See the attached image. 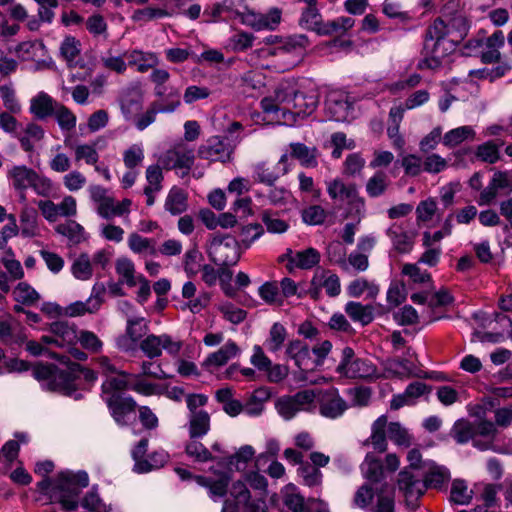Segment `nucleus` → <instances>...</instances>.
I'll return each instance as SVG.
<instances>
[{
    "instance_id": "nucleus-1",
    "label": "nucleus",
    "mask_w": 512,
    "mask_h": 512,
    "mask_svg": "<svg viewBox=\"0 0 512 512\" xmlns=\"http://www.w3.org/2000/svg\"><path fill=\"white\" fill-rule=\"evenodd\" d=\"M470 29L469 20L456 1L443 5L440 15L427 27L422 49L423 58L418 68L435 70L452 54L466 38Z\"/></svg>"
},
{
    "instance_id": "nucleus-2",
    "label": "nucleus",
    "mask_w": 512,
    "mask_h": 512,
    "mask_svg": "<svg viewBox=\"0 0 512 512\" xmlns=\"http://www.w3.org/2000/svg\"><path fill=\"white\" fill-rule=\"evenodd\" d=\"M64 360L66 369H60L54 364L39 363L33 368V376L43 389L79 400L82 398V394L78 392L80 378L83 377L87 383H93L97 375L93 370L71 362L69 357Z\"/></svg>"
},
{
    "instance_id": "nucleus-3",
    "label": "nucleus",
    "mask_w": 512,
    "mask_h": 512,
    "mask_svg": "<svg viewBox=\"0 0 512 512\" xmlns=\"http://www.w3.org/2000/svg\"><path fill=\"white\" fill-rule=\"evenodd\" d=\"M204 15L210 16L211 21L239 18L243 24L255 30H273L281 20L278 9H273L268 14H257L249 10L245 0H223L214 4L211 9H205Z\"/></svg>"
},
{
    "instance_id": "nucleus-4",
    "label": "nucleus",
    "mask_w": 512,
    "mask_h": 512,
    "mask_svg": "<svg viewBox=\"0 0 512 512\" xmlns=\"http://www.w3.org/2000/svg\"><path fill=\"white\" fill-rule=\"evenodd\" d=\"M89 485L87 472L70 470L58 473L54 479L53 498L57 500L62 508L69 512L79 507V496L83 488Z\"/></svg>"
},
{
    "instance_id": "nucleus-5",
    "label": "nucleus",
    "mask_w": 512,
    "mask_h": 512,
    "mask_svg": "<svg viewBox=\"0 0 512 512\" xmlns=\"http://www.w3.org/2000/svg\"><path fill=\"white\" fill-rule=\"evenodd\" d=\"M239 241L230 234L216 232L209 243L208 255L216 265L233 266L240 259Z\"/></svg>"
},
{
    "instance_id": "nucleus-6",
    "label": "nucleus",
    "mask_w": 512,
    "mask_h": 512,
    "mask_svg": "<svg viewBox=\"0 0 512 512\" xmlns=\"http://www.w3.org/2000/svg\"><path fill=\"white\" fill-rule=\"evenodd\" d=\"M240 140V137L212 136L199 147L198 155L209 161L228 162Z\"/></svg>"
},
{
    "instance_id": "nucleus-7",
    "label": "nucleus",
    "mask_w": 512,
    "mask_h": 512,
    "mask_svg": "<svg viewBox=\"0 0 512 512\" xmlns=\"http://www.w3.org/2000/svg\"><path fill=\"white\" fill-rule=\"evenodd\" d=\"M230 495L234 500L226 499L221 512H238L240 508L243 509V512H265V501L263 499L251 500L250 491L241 481L233 483Z\"/></svg>"
},
{
    "instance_id": "nucleus-8",
    "label": "nucleus",
    "mask_w": 512,
    "mask_h": 512,
    "mask_svg": "<svg viewBox=\"0 0 512 512\" xmlns=\"http://www.w3.org/2000/svg\"><path fill=\"white\" fill-rule=\"evenodd\" d=\"M400 466V460L394 453L385 457V468L383 462L374 453H367L361 464V471L366 480L370 483H381L386 479L385 470L395 472Z\"/></svg>"
},
{
    "instance_id": "nucleus-9",
    "label": "nucleus",
    "mask_w": 512,
    "mask_h": 512,
    "mask_svg": "<svg viewBox=\"0 0 512 512\" xmlns=\"http://www.w3.org/2000/svg\"><path fill=\"white\" fill-rule=\"evenodd\" d=\"M149 331L148 321L144 317L131 316L126 320L125 333L115 339L116 347L122 352H133Z\"/></svg>"
},
{
    "instance_id": "nucleus-10",
    "label": "nucleus",
    "mask_w": 512,
    "mask_h": 512,
    "mask_svg": "<svg viewBox=\"0 0 512 512\" xmlns=\"http://www.w3.org/2000/svg\"><path fill=\"white\" fill-rule=\"evenodd\" d=\"M397 486L403 494L408 507L418 506V500L426 492V485L421 472H414L410 469H403L398 474Z\"/></svg>"
},
{
    "instance_id": "nucleus-11",
    "label": "nucleus",
    "mask_w": 512,
    "mask_h": 512,
    "mask_svg": "<svg viewBox=\"0 0 512 512\" xmlns=\"http://www.w3.org/2000/svg\"><path fill=\"white\" fill-rule=\"evenodd\" d=\"M315 399L313 390H303L292 396H282L275 401V409L286 421L291 420L299 411L307 410Z\"/></svg>"
},
{
    "instance_id": "nucleus-12",
    "label": "nucleus",
    "mask_w": 512,
    "mask_h": 512,
    "mask_svg": "<svg viewBox=\"0 0 512 512\" xmlns=\"http://www.w3.org/2000/svg\"><path fill=\"white\" fill-rule=\"evenodd\" d=\"M195 156L192 149L184 145L175 146L166 151L160 158V162L166 170H176L181 177L189 174Z\"/></svg>"
},
{
    "instance_id": "nucleus-13",
    "label": "nucleus",
    "mask_w": 512,
    "mask_h": 512,
    "mask_svg": "<svg viewBox=\"0 0 512 512\" xmlns=\"http://www.w3.org/2000/svg\"><path fill=\"white\" fill-rule=\"evenodd\" d=\"M139 349L149 359L158 358L162 355V350L170 355H177L182 348L180 341H175L168 334H149L138 345Z\"/></svg>"
},
{
    "instance_id": "nucleus-14",
    "label": "nucleus",
    "mask_w": 512,
    "mask_h": 512,
    "mask_svg": "<svg viewBox=\"0 0 512 512\" xmlns=\"http://www.w3.org/2000/svg\"><path fill=\"white\" fill-rule=\"evenodd\" d=\"M115 422L120 426H126L130 422V418L135 413L136 402L131 396H110L104 401Z\"/></svg>"
},
{
    "instance_id": "nucleus-15",
    "label": "nucleus",
    "mask_w": 512,
    "mask_h": 512,
    "mask_svg": "<svg viewBox=\"0 0 512 512\" xmlns=\"http://www.w3.org/2000/svg\"><path fill=\"white\" fill-rule=\"evenodd\" d=\"M354 357V350L350 347H345L341 350V361L336 367V371L341 375L352 377H366L372 372L371 366L366 361L356 359Z\"/></svg>"
},
{
    "instance_id": "nucleus-16",
    "label": "nucleus",
    "mask_w": 512,
    "mask_h": 512,
    "mask_svg": "<svg viewBox=\"0 0 512 512\" xmlns=\"http://www.w3.org/2000/svg\"><path fill=\"white\" fill-rule=\"evenodd\" d=\"M299 94V90L296 84L292 81H282L275 88L274 95L276 101L279 103L281 110V116L278 119H282L284 122L290 121L293 118L292 108Z\"/></svg>"
},
{
    "instance_id": "nucleus-17",
    "label": "nucleus",
    "mask_w": 512,
    "mask_h": 512,
    "mask_svg": "<svg viewBox=\"0 0 512 512\" xmlns=\"http://www.w3.org/2000/svg\"><path fill=\"white\" fill-rule=\"evenodd\" d=\"M282 502L292 512H320L317 501H305L293 484L286 485L282 491Z\"/></svg>"
},
{
    "instance_id": "nucleus-18",
    "label": "nucleus",
    "mask_w": 512,
    "mask_h": 512,
    "mask_svg": "<svg viewBox=\"0 0 512 512\" xmlns=\"http://www.w3.org/2000/svg\"><path fill=\"white\" fill-rule=\"evenodd\" d=\"M351 104L342 91H331L326 96L325 111L330 120L346 121L349 117Z\"/></svg>"
},
{
    "instance_id": "nucleus-19",
    "label": "nucleus",
    "mask_w": 512,
    "mask_h": 512,
    "mask_svg": "<svg viewBox=\"0 0 512 512\" xmlns=\"http://www.w3.org/2000/svg\"><path fill=\"white\" fill-rule=\"evenodd\" d=\"M37 172L26 165H14L7 171V178L11 181V186L17 191L22 200H26L25 193L31 188Z\"/></svg>"
},
{
    "instance_id": "nucleus-20",
    "label": "nucleus",
    "mask_w": 512,
    "mask_h": 512,
    "mask_svg": "<svg viewBox=\"0 0 512 512\" xmlns=\"http://www.w3.org/2000/svg\"><path fill=\"white\" fill-rule=\"evenodd\" d=\"M104 292V285L96 283L92 288L91 296L85 302L77 301L70 304L67 308V313L72 317L81 316L85 313H95L102 304Z\"/></svg>"
},
{
    "instance_id": "nucleus-21",
    "label": "nucleus",
    "mask_w": 512,
    "mask_h": 512,
    "mask_svg": "<svg viewBox=\"0 0 512 512\" xmlns=\"http://www.w3.org/2000/svg\"><path fill=\"white\" fill-rule=\"evenodd\" d=\"M49 331L55 335V345L67 348L77 343V326L67 320L55 321L50 324Z\"/></svg>"
},
{
    "instance_id": "nucleus-22",
    "label": "nucleus",
    "mask_w": 512,
    "mask_h": 512,
    "mask_svg": "<svg viewBox=\"0 0 512 512\" xmlns=\"http://www.w3.org/2000/svg\"><path fill=\"white\" fill-rule=\"evenodd\" d=\"M346 409L347 403L339 396L337 389H322V416L334 419L341 416Z\"/></svg>"
},
{
    "instance_id": "nucleus-23",
    "label": "nucleus",
    "mask_w": 512,
    "mask_h": 512,
    "mask_svg": "<svg viewBox=\"0 0 512 512\" xmlns=\"http://www.w3.org/2000/svg\"><path fill=\"white\" fill-rule=\"evenodd\" d=\"M430 387L423 382L415 381L410 383L402 394L393 396L390 402L392 410H398L405 405H412L420 396L429 393Z\"/></svg>"
},
{
    "instance_id": "nucleus-24",
    "label": "nucleus",
    "mask_w": 512,
    "mask_h": 512,
    "mask_svg": "<svg viewBox=\"0 0 512 512\" xmlns=\"http://www.w3.org/2000/svg\"><path fill=\"white\" fill-rule=\"evenodd\" d=\"M391 239L394 249L402 254L409 253L414 245L415 234L407 231L400 224H392L386 231Z\"/></svg>"
},
{
    "instance_id": "nucleus-25",
    "label": "nucleus",
    "mask_w": 512,
    "mask_h": 512,
    "mask_svg": "<svg viewBox=\"0 0 512 512\" xmlns=\"http://www.w3.org/2000/svg\"><path fill=\"white\" fill-rule=\"evenodd\" d=\"M497 435L496 425L488 420H481L474 424L473 445L480 450H487L492 447L493 441Z\"/></svg>"
},
{
    "instance_id": "nucleus-26",
    "label": "nucleus",
    "mask_w": 512,
    "mask_h": 512,
    "mask_svg": "<svg viewBox=\"0 0 512 512\" xmlns=\"http://www.w3.org/2000/svg\"><path fill=\"white\" fill-rule=\"evenodd\" d=\"M387 417L381 415L378 417L371 426V435L364 441L363 445L371 444L373 449L379 453L387 450Z\"/></svg>"
},
{
    "instance_id": "nucleus-27",
    "label": "nucleus",
    "mask_w": 512,
    "mask_h": 512,
    "mask_svg": "<svg viewBox=\"0 0 512 512\" xmlns=\"http://www.w3.org/2000/svg\"><path fill=\"white\" fill-rule=\"evenodd\" d=\"M505 37L502 31H495L491 36L485 39L481 60L483 63L492 64L500 60L499 49L504 46Z\"/></svg>"
},
{
    "instance_id": "nucleus-28",
    "label": "nucleus",
    "mask_w": 512,
    "mask_h": 512,
    "mask_svg": "<svg viewBox=\"0 0 512 512\" xmlns=\"http://www.w3.org/2000/svg\"><path fill=\"white\" fill-rule=\"evenodd\" d=\"M58 103L47 93L40 92L31 99L30 112L38 120L52 116Z\"/></svg>"
},
{
    "instance_id": "nucleus-29",
    "label": "nucleus",
    "mask_w": 512,
    "mask_h": 512,
    "mask_svg": "<svg viewBox=\"0 0 512 512\" xmlns=\"http://www.w3.org/2000/svg\"><path fill=\"white\" fill-rule=\"evenodd\" d=\"M422 473L426 490L429 488L441 489L450 479V472L444 466L429 464Z\"/></svg>"
},
{
    "instance_id": "nucleus-30",
    "label": "nucleus",
    "mask_w": 512,
    "mask_h": 512,
    "mask_svg": "<svg viewBox=\"0 0 512 512\" xmlns=\"http://www.w3.org/2000/svg\"><path fill=\"white\" fill-rule=\"evenodd\" d=\"M129 375L125 372H119L117 375L107 376L106 380L102 383V399L105 401L110 396L126 395L129 383L127 377Z\"/></svg>"
},
{
    "instance_id": "nucleus-31",
    "label": "nucleus",
    "mask_w": 512,
    "mask_h": 512,
    "mask_svg": "<svg viewBox=\"0 0 512 512\" xmlns=\"http://www.w3.org/2000/svg\"><path fill=\"white\" fill-rule=\"evenodd\" d=\"M317 105L318 99L316 96H306L299 92L292 108L293 118H290V121H286L285 123L293 125L297 121V118L303 119L310 116L316 110Z\"/></svg>"
},
{
    "instance_id": "nucleus-32",
    "label": "nucleus",
    "mask_w": 512,
    "mask_h": 512,
    "mask_svg": "<svg viewBox=\"0 0 512 512\" xmlns=\"http://www.w3.org/2000/svg\"><path fill=\"white\" fill-rule=\"evenodd\" d=\"M240 349L234 341H227L219 350L211 353L204 361L206 367H220L239 353Z\"/></svg>"
},
{
    "instance_id": "nucleus-33",
    "label": "nucleus",
    "mask_w": 512,
    "mask_h": 512,
    "mask_svg": "<svg viewBox=\"0 0 512 512\" xmlns=\"http://www.w3.org/2000/svg\"><path fill=\"white\" fill-rule=\"evenodd\" d=\"M44 130L42 127L34 122L28 123L25 128L21 127L16 139L20 142V146L25 152H32L34 150V141H40L44 138Z\"/></svg>"
},
{
    "instance_id": "nucleus-34",
    "label": "nucleus",
    "mask_w": 512,
    "mask_h": 512,
    "mask_svg": "<svg viewBox=\"0 0 512 512\" xmlns=\"http://www.w3.org/2000/svg\"><path fill=\"white\" fill-rule=\"evenodd\" d=\"M312 463H301L299 475L307 486H315L320 480V452H313L310 455Z\"/></svg>"
},
{
    "instance_id": "nucleus-35",
    "label": "nucleus",
    "mask_w": 512,
    "mask_h": 512,
    "mask_svg": "<svg viewBox=\"0 0 512 512\" xmlns=\"http://www.w3.org/2000/svg\"><path fill=\"white\" fill-rule=\"evenodd\" d=\"M127 59V65L136 66L140 73L147 72L150 68L157 64V57L154 53H145L140 50L124 52Z\"/></svg>"
},
{
    "instance_id": "nucleus-36",
    "label": "nucleus",
    "mask_w": 512,
    "mask_h": 512,
    "mask_svg": "<svg viewBox=\"0 0 512 512\" xmlns=\"http://www.w3.org/2000/svg\"><path fill=\"white\" fill-rule=\"evenodd\" d=\"M307 7L303 10L299 24L302 28L320 35V15L317 10V0H305Z\"/></svg>"
},
{
    "instance_id": "nucleus-37",
    "label": "nucleus",
    "mask_w": 512,
    "mask_h": 512,
    "mask_svg": "<svg viewBox=\"0 0 512 512\" xmlns=\"http://www.w3.org/2000/svg\"><path fill=\"white\" fill-rule=\"evenodd\" d=\"M210 430V415L207 411L188 415L189 437H204Z\"/></svg>"
},
{
    "instance_id": "nucleus-38",
    "label": "nucleus",
    "mask_w": 512,
    "mask_h": 512,
    "mask_svg": "<svg viewBox=\"0 0 512 512\" xmlns=\"http://www.w3.org/2000/svg\"><path fill=\"white\" fill-rule=\"evenodd\" d=\"M128 247L135 254H148L155 256L158 253L155 239L143 237L136 232L129 235Z\"/></svg>"
},
{
    "instance_id": "nucleus-39",
    "label": "nucleus",
    "mask_w": 512,
    "mask_h": 512,
    "mask_svg": "<svg viewBox=\"0 0 512 512\" xmlns=\"http://www.w3.org/2000/svg\"><path fill=\"white\" fill-rule=\"evenodd\" d=\"M345 312L354 322H360L362 325H368L374 319L373 307L363 305L360 302H348L345 306Z\"/></svg>"
},
{
    "instance_id": "nucleus-40",
    "label": "nucleus",
    "mask_w": 512,
    "mask_h": 512,
    "mask_svg": "<svg viewBox=\"0 0 512 512\" xmlns=\"http://www.w3.org/2000/svg\"><path fill=\"white\" fill-rule=\"evenodd\" d=\"M320 363V345L316 344L310 350L307 346L295 360L297 367L303 372H312Z\"/></svg>"
},
{
    "instance_id": "nucleus-41",
    "label": "nucleus",
    "mask_w": 512,
    "mask_h": 512,
    "mask_svg": "<svg viewBox=\"0 0 512 512\" xmlns=\"http://www.w3.org/2000/svg\"><path fill=\"white\" fill-rule=\"evenodd\" d=\"M391 181L384 171L375 172L366 183V192L369 197L377 198L385 194Z\"/></svg>"
},
{
    "instance_id": "nucleus-42",
    "label": "nucleus",
    "mask_w": 512,
    "mask_h": 512,
    "mask_svg": "<svg viewBox=\"0 0 512 512\" xmlns=\"http://www.w3.org/2000/svg\"><path fill=\"white\" fill-rule=\"evenodd\" d=\"M162 114L175 112L181 105V94L178 88L170 87L166 95L152 102Z\"/></svg>"
},
{
    "instance_id": "nucleus-43",
    "label": "nucleus",
    "mask_w": 512,
    "mask_h": 512,
    "mask_svg": "<svg viewBox=\"0 0 512 512\" xmlns=\"http://www.w3.org/2000/svg\"><path fill=\"white\" fill-rule=\"evenodd\" d=\"M329 196L340 203L346 200L352 201L357 197V189L354 185L346 186L341 180H334L328 184Z\"/></svg>"
},
{
    "instance_id": "nucleus-44",
    "label": "nucleus",
    "mask_w": 512,
    "mask_h": 512,
    "mask_svg": "<svg viewBox=\"0 0 512 512\" xmlns=\"http://www.w3.org/2000/svg\"><path fill=\"white\" fill-rule=\"evenodd\" d=\"M201 437H189L185 445V453L195 462L206 463L214 460L212 453L199 441Z\"/></svg>"
},
{
    "instance_id": "nucleus-45",
    "label": "nucleus",
    "mask_w": 512,
    "mask_h": 512,
    "mask_svg": "<svg viewBox=\"0 0 512 512\" xmlns=\"http://www.w3.org/2000/svg\"><path fill=\"white\" fill-rule=\"evenodd\" d=\"M503 144V141H487L477 146L475 156L482 162L494 164L500 159V148Z\"/></svg>"
},
{
    "instance_id": "nucleus-46",
    "label": "nucleus",
    "mask_w": 512,
    "mask_h": 512,
    "mask_svg": "<svg viewBox=\"0 0 512 512\" xmlns=\"http://www.w3.org/2000/svg\"><path fill=\"white\" fill-rule=\"evenodd\" d=\"M165 209L172 215H179L187 209V195L186 193L178 188L173 187L165 200Z\"/></svg>"
},
{
    "instance_id": "nucleus-47",
    "label": "nucleus",
    "mask_w": 512,
    "mask_h": 512,
    "mask_svg": "<svg viewBox=\"0 0 512 512\" xmlns=\"http://www.w3.org/2000/svg\"><path fill=\"white\" fill-rule=\"evenodd\" d=\"M12 295L16 302L27 306L35 304L40 299L39 293L27 282H19Z\"/></svg>"
},
{
    "instance_id": "nucleus-48",
    "label": "nucleus",
    "mask_w": 512,
    "mask_h": 512,
    "mask_svg": "<svg viewBox=\"0 0 512 512\" xmlns=\"http://www.w3.org/2000/svg\"><path fill=\"white\" fill-rule=\"evenodd\" d=\"M55 231L67 237L72 244H79L84 240V228L73 220L58 224Z\"/></svg>"
},
{
    "instance_id": "nucleus-49",
    "label": "nucleus",
    "mask_w": 512,
    "mask_h": 512,
    "mask_svg": "<svg viewBox=\"0 0 512 512\" xmlns=\"http://www.w3.org/2000/svg\"><path fill=\"white\" fill-rule=\"evenodd\" d=\"M290 156L300 161L304 166H315L317 164L315 152L317 151L314 147L310 149L303 143H291L290 144Z\"/></svg>"
},
{
    "instance_id": "nucleus-50",
    "label": "nucleus",
    "mask_w": 512,
    "mask_h": 512,
    "mask_svg": "<svg viewBox=\"0 0 512 512\" xmlns=\"http://www.w3.org/2000/svg\"><path fill=\"white\" fill-rule=\"evenodd\" d=\"M168 460V454L164 451H156L148 455L144 461L134 465V471L147 473L164 466Z\"/></svg>"
},
{
    "instance_id": "nucleus-51",
    "label": "nucleus",
    "mask_w": 512,
    "mask_h": 512,
    "mask_svg": "<svg viewBox=\"0 0 512 512\" xmlns=\"http://www.w3.org/2000/svg\"><path fill=\"white\" fill-rule=\"evenodd\" d=\"M72 274L79 280H88L93 275L91 258L87 253L80 254L72 263Z\"/></svg>"
},
{
    "instance_id": "nucleus-52",
    "label": "nucleus",
    "mask_w": 512,
    "mask_h": 512,
    "mask_svg": "<svg viewBox=\"0 0 512 512\" xmlns=\"http://www.w3.org/2000/svg\"><path fill=\"white\" fill-rule=\"evenodd\" d=\"M473 492L470 490L465 481L455 479L452 482L450 491V500L458 505H467L471 502Z\"/></svg>"
},
{
    "instance_id": "nucleus-53",
    "label": "nucleus",
    "mask_w": 512,
    "mask_h": 512,
    "mask_svg": "<svg viewBox=\"0 0 512 512\" xmlns=\"http://www.w3.org/2000/svg\"><path fill=\"white\" fill-rule=\"evenodd\" d=\"M451 436L458 444H465L476 439L474 436V424L467 420H457L452 429Z\"/></svg>"
},
{
    "instance_id": "nucleus-54",
    "label": "nucleus",
    "mask_w": 512,
    "mask_h": 512,
    "mask_svg": "<svg viewBox=\"0 0 512 512\" xmlns=\"http://www.w3.org/2000/svg\"><path fill=\"white\" fill-rule=\"evenodd\" d=\"M475 131L470 126H461L448 131L443 137V143L448 147H454L467 139H473Z\"/></svg>"
},
{
    "instance_id": "nucleus-55",
    "label": "nucleus",
    "mask_w": 512,
    "mask_h": 512,
    "mask_svg": "<svg viewBox=\"0 0 512 512\" xmlns=\"http://www.w3.org/2000/svg\"><path fill=\"white\" fill-rule=\"evenodd\" d=\"M254 449L250 445L242 446L237 453L231 455L227 460V466L230 471H240L245 469L246 464L252 459Z\"/></svg>"
},
{
    "instance_id": "nucleus-56",
    "label": "nucleus",
    "mask_w": 512,
    "mask_h": 512,
    "mask_svg": "<svg viewBox=\"0 0 512 512\" xmlns=\"http://www.w3.org/2000/svg\"><path fill=\"white\" fill-rule=\"evenodd\" d=\"M387 435L398 446L408 447L412 443V436L398 422L387 423Z\"/></svg>"
},
{
    "instance_id": "nucleus-57",
    "label": "nucleus",
    "mask_w": 512,
    "mask_h": 512,
    "mask_svg": "<svg viewBox=\"0 0 512 512\" xmlns=\"http://www.w3.org/2000/svg\"><path fill=\"white\" fill-rule=\"evenodd\" d=\"M355 20L351 17H339L335 20L322 24V34H335L341 36L351 29Z\"/></svg>"
},
{
    "instance_id": "nucleus-58",
    "label": "nucleus",
    "mask_w": 512,
    "mask_h": 512,
    "mask_svg": "<svg viewBox=\"0 0 512 512\" xmlns=\"http://www.w3.org/2000/svg\"><path fill=\"white\" fill-rule=\"evenodd\" d=\"M252 177L255 182L273 186L279 178V174L275 173L266 162H259L253 166Z\"/></svg>"
},
{
    "instance_id": "nucleus-59",
    "label": "nucleus",
    "mask_w": 512,
    "mask_h": 512,
    "mask_svg": "<svg viewBox=\"0 0 512 512\" xmlns=\"http://www.w3.org/2000/svg\"><path fill=\"white\" fill-rule=\"evenodd\" d=\"M320 261V253L315 248H307L296 252L295 268L307 270L313 268Z\"/></svg>"
},
{
    "instance_id": "nucleus-60",
    "label": "nucleus",
    "mask_w": 512,
    "mask_h": 512,
    "mask_svg": "<svg viewBox=\"0 0 512 512\" xmlns=\"http://www.w3.org/2000/svg\"><path fill=\"white\" fill-rule=\"evenodd\" d=\"M286 336L287 332L285 327L278 322L274 323L270 329L269 337L266 340L268 350L271 352L278 351L282 347Z\"/></svg>"
},
{
    "instance_id": "nucleus-61",
    "label": "nucleus",
    "mask_w": 512,
    "mask_h": 512,
    "mask_svg": "<svg viewBox=\"0 0 512 512\" xmlns=\"http://www.w3.org/2000/svg\"><path fill=\"white\" fill-rule=\"evenodd\" d=\"M125 58L124 54L118 56L112 55L111 49H109L105 55L101 56L100 61L102 66L107 70L116 72L117 74H123L127 70Z\"/></svg>"
},
{
    "instance_id": "nucleus-62",
    "label": "nucleus",
    "mask_w": 512,
    "mask_h": 512,
    "mask_svg": "<svg viewBox=\"0 0 512 512\" xmlns=\"http://www.w3.org/2000/svg\"><path fill=\"white\" fill-rule=\"evenodd\" d=\"M77 342L81 344L82 348L93 353L100 352L103 346L99 337L94 332L88 330H81L77 334Z\"/></svg>"
},
{
    "instance_id": "nucleus-63",
    "label": "nucleus",
    "mask_w": 512,
    "mask_h": 512,
    "mask_svg": "<svg viewBox=\"0 0 512 512\" xmlns=\"http://www.w3.org/2000/svg\"><path fill=\"white\" fill-rule=\"evenodd\" d=\"M59 127L62 130L70 131L76 126L75 115L64 105L58 103L54 114Z\"/></svg>"
},
{
    "instance_id": "nucleus-64",
    "label": "nucleus",
    "mask_w": 512,
    "mask_h": 512,
    "mask_svg": "<svg viewBox=\"0 0 512 512\" xmlns=\"http://www.w3.org/2000/svg\"><path fill=\"white\" fill-rule=\"evenodd\" d=\"M376 503L367 512H395V500L391 493L376 491Z\"/></svg>"
}]
</instances>
